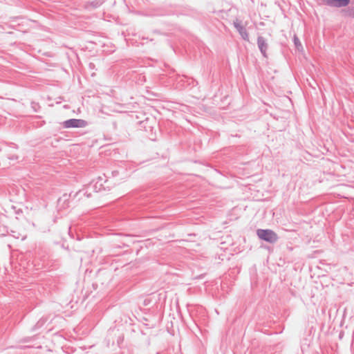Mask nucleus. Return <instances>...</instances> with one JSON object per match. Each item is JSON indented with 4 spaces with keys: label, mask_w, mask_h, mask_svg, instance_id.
<instances>
[{
    "label": "nucleus",
    "mask_w": 354,
    "mask_h": 354,
    "mask_svg": "<svg viewBox=\"0 0 354 354\" xmlns=\"http://www.w3.org/2000/svg\"><path fill=\"white\" fill-rule=\"evenodd\" d=\"M102 3V0H95V1H93L91 3V5L93 6V7L97 8V6L101 5Z\"/></svg>",
    "instance_id": "obj_8"
},
{
    "label": "nucleus",
    "mask_w": 354,
    "mask_h": 354,
    "mask_svg": "<svg viewBox=\"0 0 354 354\" xmlns=\"http://www.w3.org/2000/svg\"><path fill=\"white\" fill-rule=\"evenodd\" d=\"M87 124V122L81 119H70L64 122L63 126L64 128H80L84 127Z\"/></svg>",
    "instance_id": "obj_2"
},
{
    "label": "nucleus",
    "mask_w": 354,
    "mask_h": 354,
    "mask_svg": "<svg viewBox=\"0 0 354 354\" xmlns=\"http://www.w3.org/2000/svg\"><path fill=\"white\" fill-rule=\"evenodd\" d=\"M233 25L240 34L241 38L245 41H249V35L245 27L242 26L241 21L239 19H236L234 21Z\"/></svg>",
    "instance_id": "obj_4"
},
{
    "label": "nucleus",
    "mask_w": 354,
    "mask_h": 354,
    "mask_svg": "<svg viewBox=\"0 0 354 354\" xmlns=\"http://www.w3.org/2000/svg\"><path fill=\"white\" fill-rule=\"evenodd\" d=\"M293 41H294V44L295 45V46L297 47V49L299 48V47H302L301 46V44L299 39V38L296 36L294 37V39H293Z\"/></svg>",
    "instance_id": "obj_7"
},
{
    "label": "nucleus",
    "mask_w": 354,
    "mask_h": 354,
    "mask_svg": "<svg viewBox=\"0 0 354 354\" xmlns=\"http://www.w3.org/2000/svg\"><path fill=\"white\" fill-rule=\"evenodd\" d=\"M257 46L262 55L264 57H267V50L268 48V44L266 39L263 37L259 36L257 37Z\"/></svg>",
    "instance_id": "obj_5"
},
{
    "label": "nucleus",
    "mask_w": 354,
    "mask_h": 354,
    "mask_svg": "<svg viewBox=\"0 0 354 354\" xmlns=\"http://www.w3.org/2000/svg\"><path fill=\"white\" fill-rule=\"evenodd\" d=\"M322 3L333 8H342L348 6L350 0H322Z\"/></svg>",
    "instance_id": "obj_3"
},
{
    "label": "nucleus",
    "mask_w": 354,
    "mask_h": 354,
    "mask_svg": "<svg viewBox=\"0 0 354 354\" xmlns=\"http://www.w3.org/2000/svg\"><path fill=\"white\" fill-rule=\"evenodd\" d=\"M342 12H344L346 16L354 17V8H348L347 10L344 9L342 10Z\"/></svg>",
    "instance_id": "obj_6"
},
{
    "label": "nucleus",
    "mask_w": 354,
    "mask_h": 354,
    "mask_svg": "<svg viewBox=\"0 0 354 354\" xmlns=\"http://www.w3.org/2000/svg\"><path fill=\"white\" fill-rule=\"evenodd\" d=\"M17 158H18V157L16 156H13L9 158V159H10V160H17Z\"/></svg>",
    "instance_id": "obj_9"
},
{
    "label": "nucleus",
    "mask_w": 354,
    "mask_h": 354,
    "mask_svg": "<svg viewBox=\"0 0 354 354\" xmlns=\"http://www.w3.org/2000/svg\"><path fill=\"white\" fill-rule=\"evenodd\" d=\"M257 234L260 239L270 243H274L279 239L278 235L272 230L259 229L257 231Z\"/></svg>",
    "instance_id": "obj_1"
}]
</instances>
